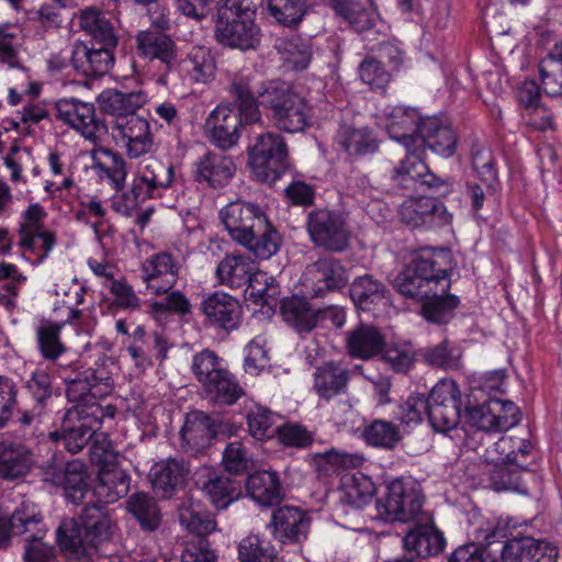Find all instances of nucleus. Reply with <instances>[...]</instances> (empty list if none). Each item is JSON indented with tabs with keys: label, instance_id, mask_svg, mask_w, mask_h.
Masks as SVG:
<instances>
[{
	"label": "nucleus",
	"instance_id": "f257e3e1",
	"mask_svg": "<svg viewBox=\"0 0 562 562\" xmlns=\"http://www.w3.org/2000/svg\"><path fill=\"white\" fill-rule=\"evenodd\" d=\"M91 459L100 465L99 482L93 494L98 504L86 507L78 518H66L56 531L57 542L65 552H79L87 544L95 546L112 535L113 524L100 505L116 502L127 493L128 477L117 464V453L105 434H92Z\"/></svg>",
	"mask_w": 562,
	"mask_h": 562
},
{
	"label": "nucleus",
	"instance_id": "f03ea898",
	"mask_svg": "<svg viewBox=\"0 0 562 562\" xmlns=\"http://www.w3.org/2000/svg\"><path fill=\"white\" fill-rule=\"evenodd\" d=\"M374 116L376 124L385 130L390 138L401 143L407 151L406 159L394 171V180L404 188L417 182L428 188L440 187L442 181L415 154L419 142V124L423 121L418 111L405 105L384 104L378 108Z\"/></svg>",
	"mask_w": 562,
	"mask_h": 562
},
{
	"label": "nucleus",
	"instance_id": "7ed1b4c3",
	"mask_svg": "<svg viewBox=\"0 0 562 562\" xmlns=\"http://www.w3.org/2000/svg\"><path fill=\"white\" fill-rule=\"evenodd\" d=\"M453 270L451 254L445 249L424 251L395 278L394 286L405 296L446 294Z\"/></svg>",
	"mask_w": 562,
	"mask_h": 562
},
{
	"label": "nucleus",
	"instance_id": "20e7f679",
	"mask_svg": "<svg viewBox=\"0 0 562 562\" xmlns=\"http://www.w3.org/2000/svg\"><path fill=\"white\" fill-rule=\"evenodd\" d=\"M67 381V397L70 402L80 404L83 408V418H88L98 429L105 418H113L115 408L111 405L101 406L94 400L110 394L113 390L112 371L104 361L95 369H89L74 379Z\"/></svg>",
	"mask_w": 562,
	"mask_h": 562
},
{
	"label": "nucleus",
	"instance_id": "39448f33",
	"mask_svg": "<svg viewBox=\"0 0 562 562\" xmlns=\"http://www.w3.org/2000/svg\"><path fill=\"white\" fill-rule=\"evenodd\" d=\"M260 104L270 110L274 126L286 133L304 131L311 123L306 99L289 86L269 82L257 91Z\"/></svg>",
	"mask_w": 562,
	"mask_h": 562
},
{
	"label": "nucleus",
	"instance_id": "423d86ee",
	"mask_svg": "<svg viewBox=\"0 0 562 562\" xmlns=\"http://www.w3.org/2000/svg\"><path fill=\"white\" fill-rule=\"evenodd\" d=\"M215 36L221 44L232 48L256 49L261 32L255 23V11L244 7L241 0H226L218 9Z\"/></svg>",
	"mask_w": 562,
	"mask_h": 562
},
{
	"label": "nucleus",
	"instance_id": "0eeeda50",
	"mask_svg": "<svg viewBox=\"0 0 562 562\" xmlns=\"http://www.w3.org/2000/svg\"><path fill=\"white\" fill-rule=\"evenodd\" d=\"M249 164L255 178L272 183L289 169V149L284 138L274 132L259 135L250 149Z\"/></svg>",
	"mask_w": 562,
	"mask_h": 562
},
{
	"label": "nucleus",
	"instance_id": "6e6552de",
	"mask_svg": "<svg viewBox=\"0 0 562 562\" xmlns=\"http://www.w3.org/2000/svg\"><path fill=\"white\" fill-rule=\"evenodd\" d=\"M423 503L419 484L411 477H398L387 484L385 497L378 501L376 508L385 519L405 522L420 514Z\"/></svg>",
	"mask_w": 562,
	"mask_h": 562
},
{
	"label": "nucleus",
	"instance_id": "1a4fd4ad",
	"mask_svg": "<svg viewBox=\"0 0 562 562\" xmlns=\"http://www.w3.org/2000/svg\"><path fill=\"white\" fill-rule=\"evenodd\" d=\"M307 229L312 240L330 251H342L350 237L342 215L329 210H316L308 215Z\"/></svg>",
	"mask_w": 562,
	"mask_h": 562
},
{
	"label": "nucleus",
	"instance_id": "9d476101",
	"mask_svg": "<svg viewBox=\"0 0 562 562\" xmlns=\"http://www.w3.org/2000/svg\"><path fill=\"white\" fill-rule=\"evenodd\" d=\"M112 136L130 158H139L153 151L154 133L150 122L140 115L121 117L112 123Z\"/></svg>",
	"mask_w": 562,
	"mask_h": 562
},
{
	"label": "nucleus",
	"instance_id": "9b49d317",
	"mask_svg": "<svg viewBox=\"0 0 562 562\" xmlns=\"http://www.w3.org/2000/svg\"><path fill=\"white\" fill-rule=\"evenodd\" d=\"M349 281L347 269L333 257H324L308 265L302 284L313 296H324L330 291L344 289Z\"/></svg>",
	"mask_w": 562,
	"mask_h": 562
},
{
	"label": "nucleus",
	"instance_id": "f8f14e48",
	"mask_svg": "<svg viewBox=\"0 0 562 562\" xmlns=\"http://www.w3.org/2000/svg\"><path fill=\"white\" fill-rule=\"evenodd\" d=\"M465 417L472 427L484 431H505L519 422L518 408L514 403L495 398L469 406Z\"/></svg>",
	"mask_w": 562,
	"mask_h": 562
},
{
	"label": "nucleus",
	"instance_id": "ddd939ff",
	"mask_svg": "<svg viewBox=\"0 0 562 562\" xmlns=\"http://www.w3.org/2000/svg\"><path fill=\"white\" fill-rule=\"evenodd\" d=\"M221 221L236 243H246L249 233L265 224L266 213L256 204L234 201L220 212Z\"/></svg>",
	"mask_w": 562,
	"mask_h": 562
},
{
	"label": "nucleus",
	"instance_id": "4468645a",
	"mask_svg": "<svg viewBox=\"0 0 562 562\" xmlns=\"http://www.w3.org/2000/svg\"><path fill=\"white\" fill-rule=\"evenodd\" d=\"M171 74H175L181 86L210 83L216 72V63L211 50L205 46H193L187 56L175 63Z\"/></svg>",
	"mask_w": 562,
	"mask_h": 562
},
{
	"label": "nucleus",
	"instance_id": "2eb2a0df",
	"mask_svg": "<svg viewBox=\"0 0 562 562\" xmlns=\"http://www.w3.org/2000/svg\"><path fill=\"white\" fill-rule=\"evenodd\" d=\"M57 116L82 137L95 142L104 125L97 119L92 103L78 99H61L56 103Z\"/></svg>",
	"mask_w": 562,
	"mask_h": 562
},
{
	"label": "nucleus",
	"instance_id": "dca6fc26",
	"mask_svg": "<svg viewBox=\"0 0 562 562\" xmlns=\"http://www.w3.org/2000/svg\"><path fill=\"white\" fill-rule=\"evenodd\" d=\"M173 178L175 169L171 165L148 158L138 164L132 183L138 196L156 199L172 186Z\"/></svg>",
	"mask_w": 562,
	"mask_h": 562
},
{
	"label": "nucleus",
	"instance_id": "f3484780",
	"mask_svg": "<svg viewBox=\"0 0 562 562\" xmlns=\"http://www.w3.org/2000/svg\"><path fill=\"white\" fill-rule=\"evenodd\" d=\"M419 142H417L415 154L422 158L425 146L441 157H451L457 149L458 140L450 124L440 117L428 116L419 124Z\"/></svg>",
	"mask_w": 562,
	"mask_h": 562
},
{
	"label": "nucleus",
	"instance_id": "a211bd4d",
	"mask_svg": "<svg viewBox=\"0 0 562 562\" xmlns=\"http://www.w3.org/2000/svg\"><path fill=\"white\" fill-rule=\"evenodd\" d=\"M83 413L82 406L75 404L66 412L61 430L50 432V438L55 441L63 440L66 449L71 453L79 452L97 431L92 422L82 417Z\"/></svg>",
	"mask_w": 562,
	"mask_h": 562
},
{
	"label": "nucleus",
	"instance_id": "6ab92c4d",
	"mask_svg": "<svg viewBox=\"0 0 562 562\" xmlns=\"http://www.w3.org/2000/svg\"><path fill=\"white\" fill-rule=\"evenodd\" d=\"M241 119L227 104L217 105L205 121V133L213 144L228 149L237 144L240 137Z\"/></svg>",
	"mask_w": 562,
	"mask_h": 562
},
{
	"label": "nucleus",
	"instance_id": "aec40b11",
	"mask_svg": "<svg viewBox=\"0 0 562 562\" xmlns=\"http://www.w3.org/2000/svg\"><path fill=\"white\" fill-rule=\"evenodd\" d=\"M310 524L308 516L300 508L282 506L272 514V535L283 544L301 543L307 537Z\"/></svg>",
	"mask_w": 562,
	"mask_h": 562
},
{
	"label": "nucleus",
	"instance_id": "412c9836",
	"mask_svg": "<svg viewBox=\"0 0 562 562\" xmlns=\"http://www.w3.org/2000/svg\"><path fill=\"white\" fill-rule=\"evenodd\" d=\"M146 289L156 295L167 293L178 280L179 267L170 254L160 252L142 263Z\"/></svg>",
	"mask_w": 562,
	"mask_h": 562
},
{
	"label": "nucleus",
	"instance_id": "4be33fe9",
	"mask_svg": "<svg viewBox=\"0 0 562 562\" xmlns=\"http://www.w3.org/2000/svg\"><path fill=\"white\" fill-rule=\"evenodd\" d=\"M558 549L532 537L513 538L503 547V562H557Z\"/></svg>",
	"mask_w": 562,
	"mask_h": 562
},
{
	"label": "nucleus",
	"instance_id": "5701e85b",
	"mask_svg": "<svg viewBox=\"0 0 562 562\" xmlns=\"http://www.w3.org/2000/svg\"><path fill=\"white\" fill-rule=\"evenodd\" d=\"M41 524V515L36 506L22 501L13 512L9 506L0 507V547L5 544L11 535L32 532Z\"/></svg>",
	"mask_w": 562,
	"mask_h": 562
},
{
	"label": "nucleus",
	"instance_id": "b1692460",
	"mask_svg": "<svg viewBox=\"0 0 562 562\" xmlns=\"http://www.w3.org/2000/svg\"><path fill=\"white\" fill-rule=\"evenodd\" d=\"M112 47L102 45L100 48H94L83 42H76L71 49V65L83 76H103L114 61Z\"/></svg>",
	"mask_w": 562,
	"mask_h": 562
},
{
	"label": "nucleus",
	"instance_id": "393cba45",
	"mask_svg": "<svg viewBox=\"0 0 562 562\" xmlns=\"http://www.w3.org/2000/svg\"><path fill=\"white\" fill-rule=\"evenodd\" d=\"M190 473L182 460L168 459L156 463L150 470L151 485L161 497L169 498L183 487Z\"/></svg>",
	"mask_w": 562,
	"mask_h": 562
},
{
	"label": "nucleus",
	"instance_id": "a878e982",
	"mask_svg": "<svg viewBox=\"0 0 562 562\" xmlns=\"http://www.w3.org/2000/svg\"><path fill=\"white\" fill-rule=\"evenodd\" d=\"M531 451V443L528 440L516 437H501L484 452V460L487 464L515 465L527 469V458Z\"/></svg>",
	"mask_w": 562,
	"mask_h": 562
},
{
	"label": "nucleus",
	"instance_id": "bb28decb",
	"mask_svg": "<svg viewBox=\"0 0 562 562\" xmlns=\"http://www.w3.org/2000/svg\"><path fill=\"white\" fill-rule=\"evenodd\" d=\"M102 112L113 116V121L121 117L130 119L138 115L136 112L147 102V95L142 90L123 92L116 89L103 90L97 98Z\"/></svg>",
	"mask_w": 562,
	"mask_h": 562
},
{
	"label": "nucleus",
	"instance_id": "cd10ccee",
	"mask_svg": "<svg viewBox=\"0 0 562 562\" xmlns=\"http://www.w3.org/2000/svg\"><path fill=\"white\" fill-rule=\"evenodd\" d=\"M138 54L149 60H159L172 70L177 61V45L164 32L157 30L142 31L136 36Z\"/></svg>",
	"mask_w": 562,
	"mask_h": 562
},
{
	"label": "nucleus",
	"instance_id": "c85d7f7f",
	"mask_svg": "<svg viewBox=\"0 0 562 562\" xmlns=\"http://www.w3.org/2000/svg\"><path fill=\"white\" fill-rule=\"evenodd\" d=\"M349 372L339 363L326 362L315 368L313 392L325 402L344 394L348 389Z\"/></svg>",
	"mask_w": 562,
	"mask_h": 562
},
{
	"label": "nucleus",
	"instance_id": "c756f323",
	"mask_svg": "<svg viewBox=\"0 0 562 562\" xmlns=\"http://www.w3.org/2000/svg\"><path fill=\"white\" fill-rule=\"evenodd\" d=\"M196 486L220 509L226 508L237 497L235 483L226 476L218 475L209 467H202L194 473Z\"/></svg>",
	"mask_w": 562,
	"mask_h": 562
},
{
	"label": "nucleus",
	"instance_id": "7c9ffc66",
	"mask_svg": "<svg viewBox=\"0 0 562 562\" xmlns=\"http://www.w3.org/2000/svg\"><path fill=\"white\" fill-rule=\"evenodd\" d=\"M207 319L225 329H233L238 324L241 307L236 299L225 292H215L202 303Z\"/></svg>",
	"mask_w": 562,
	"mask_h": 562
},
{
	"label": "nucleus",
	"instance_id": "2f4dec72",
	"mask_svg": "<svg viewBox=\"0 0 562 562\" xmlns=\"http://www.w3.org/2000/svg\"><path fill=\"white\" fill-rule=\"evenodd\" d=\"M216 430L210 417L202 412H191L186 415L180 430L182 447L198 452L209 446Z\"/></svg>",
	"mask_w": 562,
	"mask_h": 562
},
{
	"label": "nucleus",
	"instance_id": "473e14b6",
	"mask_svg": "<svg viewBox=\"0 0 562 562\" xmlns=\"http://www.w3.org/2000/svg\"><path fill=\"white\" fill-rule=\"evenodd\" d=\"M92 170L101 181H108L113 189L121 190L126 181L127 169L124 158L110 149L92 151Z\"/></svg>",
	"mask_w": 562,
	"mask_h": 562
},
{
	"label": "nucleus",
	"instance_id": "72a5a7b5",
	"mask_svg": "<svg viewBox=\"0 0 562 562\" xmlns=\"http://www.w3.org/2000/svg\"><path fill=\"white\" fill-rule=\"evenodd\" d=\"M331 5L358 32L372 27L379 18L373 0H331Z\"/></svg>",
	"mask_w": 562,
	"mask_h": 562
},
{
	"label": "nucleus",
	"instance_id": "f704fd0d",
	"mask_svg": "<svg viewBox=\"0 0 562 562\" xmlns=\"http://www.w3.org/2000/svg\"><path fill=\"white\" fill-rule=\"evenodd\" d=\"M33 464V458L23 445L0 442V477L16 480L24 476Z\"/></svg>",
	"mask_w": 562,
	"mask_h": 562
},
{
	"label": "nucleus",
	"instance_id": "c9c22d12",
	"mask_svg": "<svg viewBox=\"0 0 562 562\" xmlns=\"http://www.w3.org/2000/svg\"><path fill=\"white\" fill-rule=\"evenodd\" d=\"M257 270V263L246 255L225 256L216 267V277L222 284L239 288L248 282Z\"/></svg>",
	"mask_w": 562,
	"mask_h": 562
},
{
	"label": "nucleus",
	"instance_id": "e433bc0d",
	"mask_svg": "<svg viewBox=\"0 0 562 562\" xmlns=\"http://www.w3.org/2000/svg\"><path fill=\"white\" fill-rule=\"evenodd\" d=\"M386 294L385 285L368 274L355 279L350 285V297L355 305L362 311L386 306L389 304Z\"/></svg>",
	"mask_w": 562,
	"mask_h": 562
},
{
	"label": "nucleus",
	"instance_id": "4c0bfd02",
	"mask_svg": "<svg viewBox=\"0 0 562 562\" xmlns=\"http://www.w3.org/2000/svg\"><path fill=\"white\" fill-rule=\"evenodd\" d=\"M281 313L284 322L299 333L311 331L321 319L319 310L313 308L306 300L297 296L284 300Z\"/></svg>",
	"mask_w": 562,
	"mask_h": 562
},
{
	"label": "nucleus",
	"instance_id": "58836bf2",
	"mask_svg": "<svg viewBox=\"0 0 562 562\" xmlns=\"http://www.w3.org/2000/svg\"><path fill=\"white\" fill-rule=\"evenodd\" d=\"M445 543L442 533L431 526H418L404 538V548L419 558L440 553Z\"/></svg>",
	"mask_w": 562,
	"mask_h": 562
},
{
	"label": "nucleus",
	"instance_id": "ea45409f",
	"mask_svg": "<svg viewBox=\"0 0 562 562\" xmlns=\"http://www.w3.org/2000/svg\"><path fill=\"white\" fill-rule=\"evenodd\" d=\"M340 493L344 503L361 508L372 499L375 485L361 472L346 473L341 477Z\"/></svg>",
	"mask_w": 562,
	"mask_h": 562
},
{
	"label": "nucleus",
	"instance_id": "a19ab883",
	"mask_svg": "<svg viewBox=\"0 0 562 562\" xmlns=\"http://www.w3.org/2000/svg\"><path fill=\"white\" fill-rule=\"evenodd\" d=\"M54 293L61 297L63 305L56 303L54 307L55 316L59 315L61 324H71L81 317L82 311L77 308L85 301L86 288L81 283L74 280L69 284H57Z\"/></svg>",
	"mask_w": 562,
	"mask_h": 562
},
{
	"label": "nucleus",
	"instance_id": "79ce46f5",
	"mask_svg": "<svg viewBox=\"0 0 562 562\" xmlns=\"http://www.w3.org/2000/svg\"><path fill=\"white\" fill-rule=\"evenodd\" d=\"M384 345L381 333L372 326H360L348 333V352L359 359H369L378 355Z\"/></svg>",
	"mask_w": 562,
	"mask_h": 562
},
{
	"label": "nucleus",
	"instance_id": "37998d69",
	"mask_svg": "<svg viewBox=\"0 0 562 562\" xmlns=\"http://www.w3.org/2000/svg\"><path fill=\"white\" fill-rule=\"evenodd\" d=\"M248 235L249 237L246 243L238 244L247 248L258 259L266 260L271 258L281 246V236L268 217L265 220V224L259 226V228H255Z\"/></svg>",
	"mask_w": 562,
	"mask_h": 562
},
{
	"label": "nucleus",
	"instance_id": "c03bdc74",
	"mask_svg": "<svg viewBox=\"0 0 562 562\" xmlns=\"http://www.w3.org/2000/svg\"><path fill=\"white\" fill-rule=\"evenodd\" d=\"M235 172L233 160L224 155L207 154L200 159L196 173L200 180L212 187L226 184Z\"/></svg>",
	"mask_w": 562,
	"mask_h": 562
},
{
	"label": "nucleus",
	"instance_id": "a18cd8bd",
	"mask_svg": "<svg viewBox=\"0 0 562 562\" xmlns=\"http://www.w3.org/2000/svg\"><path fill=\"white\" fill-rule=\"evenodd\" d=\"M180 524L191 533L202 538L213 532L216 522L200 502L188 498L179 506Z\"/></svg>",
	"mask_w": 562,
	"mask_h": 562
},
{
	"label": "nucleus",
	"instance_id": "49530a36",
	"mask_svg": "<svg viewBox=\"0 0 562 562\" xmlns=\"http://www.w3.org/2000/svg\"><path fill=\"white\" fill-rule=\"evenodd\" d=\"M469 532L477 540L492 543L510 535V520L497 516H483L474 513Z\"/></svg>",
	"mask_w": 562,
	"mask_h": 562
},
{
	"label": "nucleus",
	"instance_id": "de8ad7c7",
	"mask_svg": "<svg viewBox=\"0 0 562 562\" xmlns=\"http://www.w3.org/2000/svg\"><path fill=\"white\" fill-rule=\"evenodd\" d=\"M249 496L260 505L270 506L279 501L281 487L278 476L273 472H256L247 479Z\"/></svg>",
	"mask_w": 562,
	"mask_h": 562
},
{
	"label": "nucleus",
	"instance_id": "09e8293b",
	"mask_svg": "<svg viewBox=\"0 0 562 562\" xmlns=\"http://www.w3.org/2000/svg\"><path fill=\"white\" fill-rule=\"evenodd\" d=\"M52 481L63 486L66 497L74 503L83 499L88 493L85 465L79 460L68 462L64 471L55 474Z\"/></svg>",
	"mask_w": 562,
	"mask_h": 562
},
{
	"label": "nucleus",
	"instance_id": "8fccbe9b",
	"mask_svg": "<svg viewBox=\"0 0 562 562\" xmlns=\"http://www.w3.org/2000/svg\"><path fill=\"white\" fill-rule=\"evenodd\" d=\"M18 245L26 260L32 265H38L55 247L56 236L50 229L32 232L29 235H19Z\"/></svg>",
	"mask_w": 562,
	"mask_h": 562
},
{
	"label": "nucleus",
	"instance_id": "3c124183",
	"mask_svg": "<svg viewBox=\"0 0 562 562\" xmlns=\"http://www.w3.org/2000/svg\"><path fill=\"white\" fill-rule=\"evenodd\" d=\"M362 437L369 446L385 450L394 449L403 439L400 428L385 419L371 422L364 427Z\"/></svg>",
	"mask_w": 562,
	"mask_h": 562
},
{
	"label": "nucleus",
	"instance_id": "603ef678",
	"mask_svg": "<svg viewBox=\"0 0 562 562\" xmlns=\"http://www.w3.org/2000/svg\"><path fill=\"white\" fill-rule=\"evenodd\" d=\"M79 25L102 45H116L117 40L113 25L99 10L88 8L81 11L79 15Z\"/></svg>",
	"mask_w": 562,
	"mask_h": 562
},
{
	"label": "nucleus",
	"instance_id": "864d4df0",
	"mask_svg": "<svg viewBox=\"0 0 562 562\" xmlns=\"http://www.w3.org/2000/svg\"><path fill=\"white\" fill-rule=\"evenodd\" d=\"M267 85L262 83L259 87H252L248 82H233L232 89L238 100L239 112L237 114L241 119V124H254L261 120V113L258 108L260 99L257 91Z\"/></svg>",
	"mask_w": 562,
	"mask_h": 562
},
{
	"label": "nucleus",
	"instance_id": "5fc2aeb1",
	"mask_svg": "<svg viewBox=\"0 0 562 562\" xmlns=\"http://www.w3.org/2000/svg\"><path fill=\"white\" fill-rule=\"evenodd\" d=\"M280 417L271 411L256 405L247 414V425L250 435L257 440L274 437L280 426Z\"/></svg>",
	"mask_w": 562,
	"mask_h": 562
},
{
	"label": "nucleus",
	"instance_id": "6e6d98bb",
	"mask_svg": "<svg viewBox=\"0 0 562 562\" xmlns=\"http://www.w3.org/2000/svg\"><path fill=\"white\" fill-rule=\"evenodd\" d=\"M127 509L145 530H155L160 522V512L156 502L145 493L131 496Z\"/></svg>",
	"mask_w": 562,
	"mask_h": 562
},
{
	"label": "nucleus",
	"instance_id": "4d7b16f0",
	"mask_svg": "<svg viewBox=\"0 0 562 562\" xmlns=\"http://www.w3.org/2000/svg\"><path fill=\"white\" fill-rule=\"evenodd\" d=\"M339 143L349 155H366L376 149L375 138L367 127L344 126L339 132Z\"/></svg>",
	"mask_w": 562,
	"mask_h": 562
},
{
	"label": "nucleus",
	"instance_id": "13d9d810",
	"mask_svg": "<svg viewBox=\"0 0 562 562\" xmlns=\"http://www.w3.org/2000/svg\"><path fill=\"white\" fill-rule=\"evenodd\" d=\"M423 302V316L432 323H445L448 321L452 310L458 305L459 300L448 292L441 295L415 296Z\"/></svg>",
	"mask_w": 562,
	"mask_h": 562
},
{
	"label": "nucleus",
	"instance_id": "bf43d9fd",
	"mask_svg": "<svg viewBox=\"0 0 562 562\" xmlns=\"http://www.w3.org/2000/svg\"><path fill=\"white\" fill-rule=\"evenodd\" d=\"M192 370L198 381L205 387L223 374L225 367L222 359L213 351L205 349L193 357Z\"/></svg>",
	"mask_w": 562,
	"mask_h": 562
},
{
	"label": "nucleus",
	"instance_id": "052dcab7",
	"mask_svg": "<svg viewBox=\"0 0 562 562\" xmlns=\"http://www.w3.org/2000/svg\"><path fill=\"white\" fill-rule=\"evenodd\" d=\"M56 323L42 324L37 329V342L44 358L56 360L65 350L59 340V331L65 324H61L59 315H56Z\"/></svg>",
	"mask_w": 562,
	"mask_h": 562
},
{
	"label": "nucleus",
	"instance_id": "680f3d73",
	"mask_svg": "<svg viewBox=\"0 0 562 562\" xmlns=\"http://www.w3.org/2000/svg\"><path fill=\"white\" fill-rule=\"evenodd\" d=\"M428 408L429 401L425 395L412 394L398 406L395 418L403 427L413 428L423 423Z\"/></svg>",
	"mask_w": 562,
	"mask_h": 562
},
{
	"label": "nucleus",
	"instance_id": "e2e57ef3",
	"mask_svg": "<svg viewBox=\"0 0 562 562\" xmlns=\"http://www.w3.org/2000/svg\"><path fill=\"white\" fill-rule=\"evenodd\" d=\"M21 47L18 26H0V65L8 69L21 67L19 50Z\"/></svg>",
	"mask_w": 562,
	"mask_h": 562
},
{
	"label": "nucleus",
	"instance_id": "0e129e2a",
	"mask_svg": "<svg viewBox=\"0 0 562 562\" xmlns=\"http://www.w3.org/2000/svg\"><path fill=\"white\" fill-rule=\"evenodd\" d=\"M240 562H273L274 550L269 541L257 535H249L238 544Z\"/></svg>",
	"mask_w": 562,
	"mask_h": 562
},
{
	"label": "nucleus",
	"instance_id": "69168bd1",
	"mask_svg": "<svg viewBox=\"0 0 562 562\" xmlns=\"http://www.w3.org/2000/svg\"><path fill=\"white\" fill-rule=\"evenodd\" d=\"M268 9L278 23L293 26L305 14L306 2L305 0H268Z\"/></svg>",
	"mask_w": 562,
	"mask_h": 562
},
{
	"label": "nucleus",
	"instance_id": "338daca9",
	"mask_svg": "<svg viewBox=\"0 0 562 562\" xmlns=\"http://www.w3.org/2000/svg\"><path fill=\"white\" fill-rule=\"evenodd\" d=\"M205 390L215 402L228 405L235 403L244 393L226 369L223 374H220L218 378L205 386Z\"/></svg>",
	"mask_w": 562,
	"mask_h": 562
},
{
	"label": "nucleus",
	"instance_id": "774afa93",
	"mask_svg": "<svg viewBox=\"0 0 562 562\" xmlns=\"http://www.w3.org/2000/svg\"><path fill=\"white\" fill-rule=\"evenodd\" d=\"M247 283L248 296L257 304L270 305L279 293L274 278L262 271L256 270Z\"/></svg>",
	"mask_w": 562,
	"mask_h": 562
}]
</instances>
